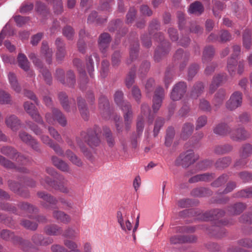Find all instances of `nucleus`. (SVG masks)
<instances>
[{"label": "nucleus", "mask_w": 252, "mask_h": 252, "mask_svg": "<svg viewBox=\"0 0 252 252\" xmlns=\"http://www.w3.org/2000/svg\"><path fill=\"white\" fill-rule=\"evenodd\" d=\"M63 244L70 250L68 252H81L78 249V246L77 243L72 240L65 239L63 241Z\"/></svg>", "instance_id": "nucleus-52"}, {"label": "nucleus", "mask_w": 252, "mask_h": 252, "mask_svg": "<svg viewBox=\"0 0 252 252\" xmlns=\"http://www.w3.org/2000/svg\"><path fill=\"white\" fill-rule=\"evenodd\" d=\"M236 198H249L252 197V187L241 190L233 195Z\"/></svg>", "instance_id": "nucleus-47"}, {"label": "nucleus", "mask_w": 252, "mask_h": 252, "mask_svg": "<svg viewBox=\"0 0 252 252\" xmlns=\"http://www.w3.org/2000/svg\"><path fill=\"white\" fill-rule=\"evenodd\" d=\"M164 123V119L161 117H158L155 122V126L153 130L154 135L156 137L161 128L163 126Z\"/></svg>", "instance_id": "nucleus-58"}, {"label": "nucleus", "mask_w": 252, "mask_h": 252, "mask_svg": "<svg viewBox=\"0 0 252 252\" xmlns=\"http://www.w3.org/2000/svg\"><path fill=\"white\" fill-rule=\"evenodd\" d=\"M117 220L118 223L120 224L121 229L126 233H128L132 228V225L128 220H124L122 213L121 211H118L117 213Z\"/></svg>", "instance_id": "nucleus-21"}, {"label": "nucleus", "mask_w": 252, "mask_h": 252, "mask_svg": "<svg viewBox=\"0 0 252 252\" xmlns=\"http://www.w3.org/2000/svg\"><path fill=\"white\" fill-rule=\"evenodd\" d=\"M135 75V67H133L130 69L128 75L126 78V85L129 88L134 82V78Z\"/></svg>", "instance_id": "nucleus-53"}, {"label": "nucleus", "mask_w": 252, "mask_h": 252, "mask_svg": "<svg viewBox=\"0 0 252 252\" xmlns=\"http://www.w3.org/2000/svg\"><path fill=\"white\" fill-rule=\"evenodd\" d=\"M25 110L28 113L32 119L38 124L45 126L42 118L39 114L38 110L34 105L29 101L25 102L24 104Z\"/></svg>", "instance_id": "nucleus-9"}, {"label": "nucleus", "mask_w": 252, "mask_h": 252, "mask_svg": "<svg viewBox=\"0 0 252 252\" xmlns=\"http://www.w3.org/2000/svg\"><path fill=\"white\" fill-rule=\"evenodd\" d=\"M249 136V132L243 127L237 128L230 133L231 139L235 141L245 140Z\"/></svg>", "instance_id": "nucleus-16"}, {"label": "nucleus", "mask_w": 252, "mask_h": 252, "mask_svg": "<svg viewBox=\"0 0 252 252\" xmlns=\"http://www.w3.org/2000/svg\"><path fill=\"white\" fill-rule=\"evenodd\" d=\"M238 62L235 58L231 57L227 61V69L231 76L236 74Z\"/></svg>", "instance_id": "nucleus-37"}, {"label": "nucleus", "mask_w": 252, "mask_h": 252, "mask_svg": "<svg viewBox=\"0 0 252 252\" xmlns=\"http://www.w3.org/2000/svg\"><path fill=\"white\" fill-rule=\"evenodd\" d=\"M241 158H247L252 155V145L250 143L243 144L239 151Z\"/></svg>", "instance_id": "nucleus-32"}, {"label": "nucleus", "mask_w": 252, "mask_h": 252, "mask_svg": "<svg viewBox=\"0 0 252 252\" xmlns=\"http://www.w3.org/2000/svg\"><path fill=\"white\" fill-rule=\"evenodd\" d=\"M1 237L6 241H11L14 243H18L22 247L24 251L27 250V248L30 247L31 244L27 240H23L21 238L15 236L14 233L8 230L3 229L0 233Z\"/></svg>", "instance_id": "nucleus-7"}, {"label": "nucleus", "mask_w": 252, "mask_h": 252, "mask_svg": "<svg viewBox=\"0 0 252 252\" xmlns=\"http://www.w3.org/2000/svg\"><path fill=\"white\" fill-rule=\"evenodd\" d=\"M52 114L47 113L45 117L46 121L50 125H54L56 121L63 126L66 125L67 121L65 117L59 109L53 108L52 110Z\"/></svg>", "instance_id": "nucleus-5"}, {"label": "nucleus", "mask_w": 252, "mask_h": 252, "mask_svg": "<svg viewBox=\"0 0 252 252\" xmlns=\"http://www.w3.org/2000/svg\"><path fill=\"white\" fill-rule=\"evenodd\" d=\"M204 86L202 82H197L194 84L191 92V95L197 98L203 92Z\"/></svg>", "instance_id": "nucleus-39"}, {"label": "nucleus", "mask_w": 252, "mask_h": 252, "mask_svg": "<svg viewBox=\"0 0 252 252\" xmlns=\"http://www.w3.org/2000/svg\"><path fill=\"white\" fill-rule=\"evenodd\" d=\"M198 159V156L195 155L192 150H188L180 154L175 161V164L187 167L193 164Z\"/></svg>", "instance_id": "nucleus-4"}, {"label": "nucleus", "mask_w": 252, "mask_h": 252, "mask_svg": "<svg viewBox=\"0 0 252 252\" xmlns=\"http://www.w3.org/2000/svg\"><path fill=\"white\" fill-rule=\"evenodd\" d=\"M52 216L55 219L64 224L69 223L71 220L69 215L59 210H54L52 213Z\"/></svg>", "instance_id": "nucleus-22"}, {"label": "nucleus", "mask_w": 252, "mask_h": 252, "mask_svg": "<svg viewBox=\"0 0 252 252\" xmlns=\"http://www.w3.org/2000/svg\"><path fill=\"white\" fill-rule=\"evenodd\" d=\"M32 242L36 246H46L53 242V239L51 237H44L42 235L35 233L31 238Z\"/></svg>", "instance_id": "nucleus-18"}, {"label": "nucleus", "mask_w": 252, "mask_h": 252, "mask_svg": "<svg viewBox=\"0 0 252 252\" xmlns=\"http://www.w3.org/2000/svg\"><path fill=\"white\" fill-rule=\"evenodd\" d=\"M66 84L69 86H73L76 83L75 75L72 70H68L65 76Z\"/></svg>", "instance_id": "nucleus-59"}, {"label": "nucleus", "mask_w": 252, "mask_h": 252, "mask_svg": "<svg viewBox=\"0 0 252 252\" xmlns=\"http://www.w3.org/2000/svg\"><path fill=\"white\" fill-rule=\"evenodd\" d=\"M214 6L213 8L214 15L216 17H219V12L225 8V5L223 3L219 1H214Z\"/></svg>", "instance_id": "nucleus-61"}, {"label": "nucleus", "mask_w": 252, "mask_h": 252, "mask_svg": "<svg viewBox=\"0 0 252 252\" xmlns=\"http://www.w3.org/2000/svg\"><path fill=\"white\" fill-rule=\"evenodd\" d=\"M213 132L217 135L225 136L231 132V128L225 123L217 125L213 128Z\"/></svg>", "instance_id": "nucleus-24"}, {"label": "nucleus", "mask_w": 252, "mask_h": 252, "mask_svg": "<svg viewBox=\"0 0 252 252\" xmlns=\"http://www.w3.org/2000/svg\"><path fill=\"white\" fill-rule=\"evenodd\" d=\"M191 194L195 197H204L212 195V192L208 188L201 187L193 189L191 191Z\"/></svg>", "instance_id": "nucleus-35"}, {"label": "nucleus", "mask_w": 252, "mask_h": 252, "mask_svg": "<svg viewBox=\"0 0 252 252\" xmlns=\"http://www.w3.org/2000/svg\"><path fill=\"white\" fill-rule=\"evenodd\" d=\"M194 130V125L191 123H186L184 124L181 132V137L184 139H187L192 133Z\"/></svg>", "instance_id": "nucleus-33"}, {"label": "nucleus", "mask_w": 252, "mask_h": 252, "mask_svg": "<svg viewBox=\"0 0 252 252\" xmlns=\"http://www.w3.org/2000/svg\"><path fill=\"white\" fill-rule=\"evenodd\" d=\"M226 92L223 89L219 90L215 94L213 100V103L215 107V110L217 111L222 104L225 99Z\"/></svg>", "instance_id": "nucleus-23"}, {"label": "nucleus", "mask_w": 252, "mask_h": 252, "mask_svg": "<svg viewBox=\"0 0 252 252\" xmlns=\"http://www.w3.org/2000/svg\"><path fill=\"white\" fill-rule=\"evenodd\" d=\"M242 93L239 91L234 92L225 103L227 109L233 111L240 107L242 104Z\"/></svg>", "instance_id": "nucleus-8"}, {"label": "nucleus", "mask_w": 252, "mask_h": 252, "mask_svg": "<svg viewBox=\"0 0 252 252\" xmlns=\"http://www.w3.org/2000/svg\"><path fill=\"white\" fill-rule=\"evenodd\" d=\"M100 130L98 127L95 126L94 128H89L86 131H82L80 136L85 142L91 148L98 146L100 140L98 136Z\"/></svg>", "instance_id": "nucleus-3"}, {"label": "nucleus", "mask_w": 252, "mask_h": 252, "mask_svg": "<svg viewBox=\"0 0 252 252\" xmlns=\"http://www.w3.org/2000/svg\"><path fill=\"white\" fill-rule=\"evenodd\" d=\"M228 176L227 174H223L212 182L211 186L213 187L219 188L224 185L228 181Z\"/></svg>", "instance_id": "nucleus-51"}, {"label": "nucleus", "mask_w": 252, "mask_h": 252, "mask_svg": "<svg viewBox=\"0 0 252 252\" xmlns=\"http://www.w3.org/2000/svg\"><path fill=\"white\" fill-rule=\"evenodd\" d=\"M8 186L10 189L21 196L28 198L30 196L29 192L27 190H24L19 183L13 181H8Z\"/></svg>", "instance_id": "nucleus-20"}, {"label": "nucleus", "mask_w": 252, "mask_h": 252, "mask_svg": "<svg viewBox=\"0 0 252 252\" xmlns=\"http://www.w3.org/2000/svg\"><path fill=\"white\" fill-rule=\"evenodd\" d=\"M78 235V233L74 229L71 227H68L66 229L63 234V236L65 238L74 239H75Z\"/></svg>", "instance_id": "nucleus-60"}, {"label": "nucleus", "mask_w": 252, "mask_h": 252, "mask_svg": "<svg viewBox=\"0 0 252 252\" xmlns=\"http://www.w3.org/2000/svg\"><path fill=\"white\" fill-rule=\"evenodd\" d=\"M189 54L188 52H184L183 49H180L176 52L174 59L175 61L181 62L180 68L183 69L186 66L187 63L189 58Z\"/></svg>", "instance_id": "nucleus-15"}, {"label": "nucleus", "mask_w": 252, "mask_h": 252, "mask_svg": "<svg viewBox=\"0 0 252 252\" xmlns=\"http://www.w3.org/2000/svg\"><path fill=\"white\" fill-rule=\"evenodd\" d=\"M65 155L73 164L78 167L82 165L81 159L70 150L66 151Z\"/></svg>", "instance_id": "nucleus-41"}, {"label": "nucleus", "mask_w": 252, "mask_h": 252, "mask_svg": "<svg viewBox=\"0 0 252 252\" xmlns=\"http://www.w3.org/2000/svg\"><path fill=\"white\" fill-rule=\"evenodd\" d=\"M103 130V135L106 139L107 144L109 147H113L115 142L110 129L107 127H104Z\"/></svg>", "instance_id": "nucleus-43"}, {"label": "nucleus", "mask_w": 252, "mask_h": 252, "mask_svg": "<svg viewBox=\"0 0 252 252\" xmlns=\"http://www.w3.org/2000/svg\"><path fill=\"white\" fill-rule=\"evenodd\" d=\"M231 158L230 157H223L217 160L215 163L216 167L221 169L227 167L231 163Z\"/></svg>", "instance_id": "nucleus-46"}, {"label": "nucleus", "mask_w": 252, "mask_h": 252, "mask_svg": "<svg viewBox=\"0 0 252 252\" xmlns=\"http://www.w3.org/2000/svg\"><path fill=\"white\" fill-rule=\"evenodd\" d=\"M207 117L205 115H202L199 117L196 121L195 129L198 130L204 127L207 123Z\"/></svg>", "instance_id": "nucleus-63"}, {"label": "nucleus", "mask_w": 252, "mask_h": 252, "mask_svg": "<svg viewBox=\"0 0 252 252\" xmlns=\"http://www.w3.org/2000/svg\"><path fill=\"white\" fill-rule=\"evenodd\" d=\"M51 159L54 165L62 171L66 172L70 171L69 165L63 160L56 156H53Z\"/></svg>", "instance_id": "nucleus-28"}, {"label": "nucleus", "mask_w": 252, "mask_h": 252, "mask_svg": "<svg viewBox=\"0 0 252 252\" xmlns=\"http://www.w3.org/2000/svg\"><path fill=\"white\" fill-rule=\"evenodd\" d=\"M0 165L8 169L16 168V166L13 162L1 155H0Z\"/></svg>", "instance_id": "nucleus-54"}, {"label": "nucleus", "mask_w": 252, "mask_h": 252, "mask_svg": "<svg viewBox=\"0 0 252 252\" xmlns=\"http://www.w3.org/2000/svg\"><path fill=\"white\" fill-rule=\"evenodd\" d=\"M175 135V130L173 127L168 128L165 137V144L166 146H170Z\"/></svg>", "instance_id": "nucleus-56"}, {"label": "nucleus", "mask_w": 252, "mask_h": 252, "mask_svg": "<svg viewBox=\"0 0 252 252\" xmlns=\"http://www.w3.org/2000/svg\"><path fill=\"white\" fill-rule=\"evenodd\" d=\"M238 176L244 183L250 182L252 181V173L248 171L241 172Z\"/></svg>", "instance_id": "nucleus-64"}, {"label": "nucleus", "mask_w": 252, "mask_h": 252, "mask_svg": "<svg viewBox=\"0 0 252 252\" xmlns=\"http://www.w3.org/2000/svg\"><path fill=\"white\" fill-rule=\"evenodd\" d=\"M155 87V82L153 78L147 80L145 84V91L148 95H151Z\"/></svg>", "instance_id": "nucleus-55"}, {"label": "nucleus", "mask_w": 252, "mask_h": 252, "mask_svg": "<svg viewBox=\"0 0 252 252\" xmlns=\"http://www.w3.org/2000/svg\"><path fill=\"white\" fill-rule=\"evenodd\" d=\"M41 53L44 56L46 60V62L48 64H50L52 62V57L53 54V50L48 46L46 41H43L41 48Z\"/></svg>", "instance_id": "nucleus-29"}, {"label": "nucleus", "mask_w": 252, "mask_h": 252, "mask_svg": "<svg viewBox=\"0 0 252 252\" xmlns=\"http://www.w3.org/2000/svg\"><path fill=\"white\" fill-rule=\"evenodd\" d=\"M87 21L88 23L96 22L97 24H100L105 22L106 21V18L97 17V12L96 11H93L89 15Z\"/></svg>", "instance_id": "nucleus-45"}, {"label": "nucleus", "mask_w": 252, "mask_h": 252, "mask_svg": "<svg viewBox=\"0 0 252 252\" xmlns=\"http://www.w3.org/2000/svg\"><path fill=\"white\" fill-rule=\"evenodd\" d=\"M73 63L74 65L77 67L78 71L81 75L80 88L83 89L84 86L82 85L86 84L87 83V81L86 78V72L83 67L82 61L79 59H75L73 61Z\"/></svg>", "instance_id": "nucleus-25"}, {"label": "nucleus", "mask_w": 252, "mask_h": 252, "mask_svg": "<svg viewBox=\"0 0 252 252\" xmlns=\"http://www.w3.org/2000/svg\"><path fill=\"white\" fill-rule=\"evenodd\" d=\"M155 38L160 42V45L155 51L154 59L156 62H159L161 58L168 54L170 51V43L164 40L163 34L160 32H157L155 34Z\"/></svg>", "instance_id": "nucleus-2"}, {"label": "nucleus", "mask_w": 252, "mask_h": 252, "mask_svg": "<svg viewBox=\"0 0 252 252\" xmlns=\"http://www.w3.org/2000/svg\"><path fill=\"white\" fill-rule=\"evenodd\" d=\"M199 69V65L197 63H193L190 65L188 70V79L191 80L197 73Z\"/></svg>", "instance_id": "nucleus-57"}, {"label": "nucleus", "mask_w": 252, "mask_h": 252, "mask_svg": "<svg viewBox=\"0 0 252 252\" xmlns=\"http://www.w3.org/2000/svg\"><path fill=\"white\" fill-rule=\"evenodd\" d=\"M19 66L25 71L29 70L30 63L27 57L24 54H19L18 56Z\"/></svg>", "instance_id": "nucleus-40"}, {"label": "nucleus", "mask_w": 252, "mask_h": 252, "mask_svg": "<svg viewBox=\"0 0 252 252\" xmlns=\"http://www.w3.org/2000/svg\"><path fill=\"white\" fill-rule=\"evenodd\" d=\"M0 152L12 159L16 158L17 162H21L22 164H25L29 161L25 156L20 155L15 148L11 146L2 147L0 148Z\"/></svg>", "instance_id": "nucleus-6"}, {"label": "nucleus", "mask_w": 252, "mask_h": 252, "mask_svg": "<svg viewBox=\"0 0 252 252\" xmlns=\"http://www.w3.org/2000/svg\"><path fill=\"white\" fill-rule=\"evenodd\" d=\"M18 207L21 210L29 213L38 212V209L37 208L27 202H21L18 204Z\"/></svg>", "instance_id": "nucleus-48"}, {"label": "nucleus", "mask_w": 252, "mask_h": 252, "mask_svg": "<svg viewBox=\"0 0 252 252\" xmlns=\"http://www.w3.org/2000/svg\"><path fill=\"white\" fill-rule=\"evenodd\" d=\"M58 97L61 105L65 111L68 112L71 110L72 111L76 110L75 100L72 99L69 101L65 93H60Z\"/></svg>", "instance_id": "nucleus-12"}, {"label": "nucleus", "mask_w": 252, "mask_h": 252, "mask_svg": "<svg viewBox=\"0 0 252 252\" xmlns=\"http://www.w3.org/2000/svg\"><path fill=\"white\" fill-rule=\"evenodd\" d=\"M204 9L202 3L198 1H195L190 5L189 12L198 16L203 13Z\"/></svg>", "instance_id": "nucleus-30"}, {"label": "nucleus", "mask_w": 252, "mask_h": 252, "mask_svg": "<svg viewBox=\"0 0 252 252\" xmlns=\"http://www.w3.org/2000/svg\"><path fill=\"white\" fill-rule=\"evenodd\" d=\"M98 107L101 113L107 112L109 108V102L107 98L101 95L98 99Z\"/></svg>", "instance_id": "nucleus-44"}, {"label": "nucleus", "mask_w": 252, "mask_h": 252, "mask_svg": "<svg viewBox=\"0 0 252 252\" xmlns=\"http://www.w3.org/2000/svg\"><path fill=\"white\" fill-rule=\"evenodd\" d=\"M243 44L244 47L250 49L252 45L251 32L246 30L243 35Z\"/></svg>", "instance_id": "nucleus-50"}, {"label": "nucleus", "mask_w": 252, "mask_h": 252, "mask_svg": "<svg viewBox=\"0 0 252 252\" xmlns=\"http://www.w3.org/2000/svg\"><path fill=\"white\" fill-rule=\"evenodd\" d=\"M57 52L56 59L58 61H62L66 55L65 44L60 38H57L55 41Z\"/></svg>", "instance_id": "nucleus-17"}, {"label": "nucleus", "mask_w": 252, "mask_h": 252, "mask_svg": "<svg viewBox=\"0 0 252 252\" xmlns=\"http://www.w3.org/2000/svg\"><path fill=\"white\" fill-rule=\"evenodd\" d=\"M150 108L148 105L145 103L142 104L141 107V115L140 116H142L144 117V116L147 115L148 116V122L150 124H152L154 120V117L150 115Z\"/></svg>", "instance_id": "nucleus-49"}, {"label": "nucleus", "mask_w": 252, "mask_h": 252, "mask_svg": "<svg viewBox=\"0 0 252 252\" xmlns=\"http://www.w3.org/2000/svg\"><path fill=\"white\" fill-rule=\"evenodd\" d=\"M114 98L115 103L123 112L125 128L128 131L130 128L133 118L132 106L129 102L124 100V93L122 91H117L114 94Z\"/></svg>", "instance_id": "nucleus-1"}, {"label": "nucleus", "mask_w": 252, "mask_h": 252, "mask_svg": "<svg viewBox=\"0 0 252 252\" xmlns=\"http://www.w3.org/2000/svg\"><path fill=\"white\" fill-rule=\"evenodd\" d=\"M63 35L68 40H72L75 34L73 29L69 26L65 27L63 30Z\"/></svg>", "instance_id": "nucleus-62"}, {"label": "nucleus", "mask_w": 252, "mask_h": 252, "mask_svg": "<svg viewBox=\"0 0 252 252\" xmlns=\"http://www.w3.org/2000/svg\"><path fill=\"white\" fill-rule=\"evenodd\" d=\"M5 123L7 127L13 131H17L21 127V122L15 115H7L5 119Z\"/></svg>", "instance_id": "nucleus-14"}, {"label": "nucleus", "mask_w": 252, "mask_h": 252, "mask_svg": "<svg viewBox=\"0 0 252 252\" xmlns=\"http://www.w3.org/2000/svg\"><path fill=\"white\" fill-rule=\"evenodd\" d=\"M224 212L220 209H215L207 212L203 214L204 219L208 220H217L223 217Z\"/></svg>", "instance_id": "nucleus-26"}, {"label": "nucleus", "mask_w": 252, "mask_h": 252, "mask_svg": "<svg viewBox=\"0 0 252 252\" xmlns=\"http://www.w3.org/2000/svg\"><path fill=\"white\" fill-rule=\"evenodd\" d=\"M233 149V147L229 144L216 146L214 149L215 153L219 155L228 153Z\"/></svg>", "instance_id": "nucleus-42"}, {"label": "nucleus", "mask_w": 252, "mask_h": 252, "mask_svg": "<svg viewBox=\"0 0 252 252\" xmlns=\"http://www.w3.org/2000/svg\"><path fill=\"white\" fill-rule=\"evenodd\" d=\"M37 67L38 68L39 71L42 75L46 83L48 85H51L52 83V77L49 70L46 67H44L43 64Z\"/></svg>", "instance_id": "nucleus-38"}, {"label": "nucleus", "mask_w": 252, "mask_h": 252, "mask_svg": "<svg viewBox=\"0 0 252 252\" xmlns=\"http://www.w3.org/2000/svg\"><path fill=\"white\" fill-rule=\"evenodd\" d=\"M45 232L49 235H59L62 233L61 227L56 224H51L46 226L44 228Z\"/></svg>", "instance_id": "nucleus-34"}, {"label": "nucleus", "mask_w": 252, "mask_h": 252, "mask_svg": "<svg viewBox=\"0 0 252 252\" xmlns=\"http://www.w3.org/2000/svg\"><path fill=\"white\" fill-rule=\"evenodd\" d=\"M165 93L164 89L160 87H157L155 91L153 98V102L158 103L161 105L162 100L164 98Z\"/></svg>", "instance_id": "nucleus-36"}, {"label": "nucleus", "mask_w": 252, "mask_h": 252, "mask_svg": "<svg viewBox=\"0 0 252 252\" xmlns=\"http://www.w3.org/2000/svg\"><path fill=\"white\" fill-rule=\"evenodd\" d=\"M187 85L184 82L176 84L171 92L170 98L174 101H177L182 98L187 91Z\"/></svg>", "instance_id": "nucleus-10"}, {"label": "nucleus", "mask_w": 252, "mask_h": 252, "mask_svg": "<svg viewBox=\"0 0 252 252\" xmlns=\"http://www.w3.org/2000/svg\"><path fill=\"white\" fill-rule=\"evenodd\" d=\"M112 40L109 33L103 32L100 34L98 38V45L99 50L103 54H105Z\"/></svg>", "instance_id": "nucleus-13"}, {"label": "nucleus", "mask_w": 252, "mask_h": 252, "mask_svg": "<svg viewBox=\"0 0 252 252\" xmlns=\"http://www.w3.org/2000/svg\"><path fill=\"white\" fill-rule=\"evenodd\" d=\"M196 238L193 235H177L172 236L170 239L172 244H177L185 243H192L196 241Z\"/></svg>", "instance_id": "nucleus-19"}, {"label": "nucleus", "mask_w": 252, "mask_h": 252, "mask_svg": "<svg viewBox=\"0 0 252 252\" xmlns=\"http://www.w3.org/2000/svg\"><path fill=\"white\" fill-rule=\"evenodd\" d=\"M215 50L212 46H206L203 51L202 62L203 63H208L212 61L214 57Z\"/></svg>", "instance_id": "nucleus-27"}, {"label": "nucleus", "mask_w": 252, "mask_h": 252, "mask_svg": "<svg viewBox=\"0 0 252 252\" xmlns=\"http://www.w3.org/2000/svg\"><path fill=\"white\" fill-rule=\"evenodd\" d=\"M37 195L43 200L41 202L40 204L43 207L46 209H50L51 205H56L58 202L56 197L44 191L37 192Z\"/></svg>", "instance_id": "nucleus-11"}, {"label": "nucleus", "mask_w": 252, "mask_h": 252, "mask_svg": "<svg viewBox=\"0 0 252 252\" xmlns=\"http://www.w3.org/2000/svg\"><path fill=\"white\" fill-rule=\"evenodd\" d=\"M246 208V205L241 202L237 203L229 207L228 212L231 215H238Z\"/></svg>", "instance_id": "nucleus-31"}]
</instances>
